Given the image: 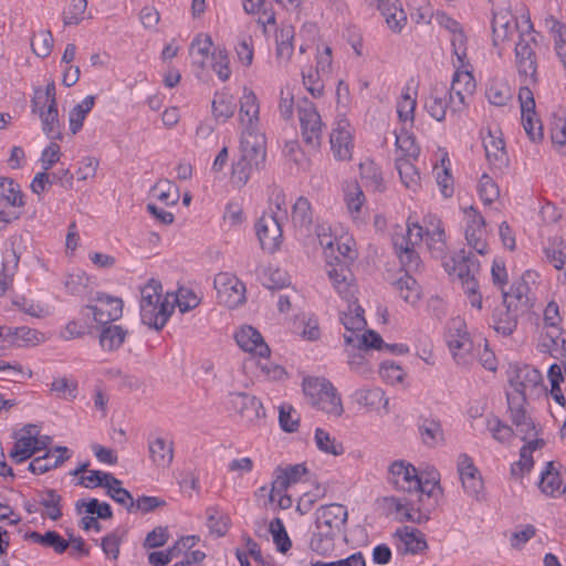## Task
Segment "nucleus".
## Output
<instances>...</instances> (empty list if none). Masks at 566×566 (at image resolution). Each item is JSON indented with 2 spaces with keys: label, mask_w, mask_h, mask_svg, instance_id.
Segmentation results:
<instances>
[{
  "label": "nucleus",
  "mask_w": 566,
  "mask_h": 566,
  "mask_svg": "<svg viewBox=\"0 0 566 566\" xmlns=\"http://www.w3.org/2000/svg\"><path fill=\"white\" fill-rule=\"evenodd\" d=\"M260 106L253 91L244 88L240 99V122L242 125L241 156L232 166V180L244 186L254 171L264 167L266 158L265 136L259 130Z\"/></svg>",
  "instance_id": "1"
},
{
  "label": "nucleus",
  "mask_w": 566,
  "mask_h": 566,
  "mask_svg": "<svg viewBox=\"0 0 566 566\" xmlns=\"http://www.w3.org/2000/svg\"><path fill=\"white\" fill-rule=\"evenodd\" d=\"M172 305L163 297L161 283L150 280L140 291L142 322L157 331L161 329L172 313Z\"/></svg>",
  "instance_id": "2"
},
{
  "label": "nucleus",
  "mask_w": 566,
  "mask_h": 566,
  "mask_svg": "<svg viewBox=\"0 0 566 566\" xmlns=\"http://www.w3.org/2000/svg\"><path fill=\"white\" fill-rule=\"evenodd\" d=\"M340 322L347 332L344 334L346 345L381 348L384 340L380 335L375 331L365 329L367 323L364 317V310L358 304H348L347 311L342 312Z\"/></svg>",
  "instance_id": "3"
},
{
  "label": "nucleus",
  "mask_w": 566,
  "mask_h": 566,
  "mask_svg": "<svg viewBox=\"0 0 566 566\" xmlns=\"http://www.w3.org/2000/svg\"><path fill=\"white\" fill-rule=\"evenodd\" d=\"M528 30L532 31L533 24L527 18ZM537 42L535 36L528 32L521 34L520 41L515 45V62L521 77L525 78L526 83H537V59L535 48Z\"/></svg>",
  "instance_id": "4"
},
{
  "label": "nucleus",
  "mask_w": 566,
  "mask_h": 566,
  "mask_svg": "<svg viewBox=\"0 0 566 566\" xmlns=\"http://www.w3.org/2000/svg\"><path fill=\"white\" fill-rule=\"evenodd\" d=\"M506 399L510 418L516 428V434L521 436L522 440L537 438L536 423L525 408V398L516 392H506Z\"/></svg>",
  "instance_id": "5"
},
{
  "label": "nucleus",
  "mask_w": 566,
  "mask_h": 566,
  "mask_svg": "<svg viewBox=\"0 0 566 566\" xmlns=\"http://www.w3.org/2000/svg\"><path fill=\"white\" fill-rule=\"evenodd\" d=\"M388 481L397 490L408 493L427 491V485L430 484L429 480L422 481L418 475L417 469L403 460L391 463Z\"/></svg>",
  "instance_id": "6"
},
{
  "label": "nucleus",
  "mask_w": 566,
  "mask_h": 566,
  "mask_svg": "<svg viewBox=\"0 0 566 566\" xmlns=\"http://www.w3.org/2000/svg\"><path fill=\"white\" fill-rule=\"evenodd\" d=\"M297 109L304 142L312 147H318L322 142L323 123L315 105L304 98Z\"/></svg>",
  "instance_id": "7"
},
{
  "label": "nucleus",
  "mask_w": 566,
  "mask_h": 566,
  "mask_svg": "<svg viewBox=\"0 0 566 566\" xmlns=\"http://www.w3.org/2000/svg\"><path fill=\"white\" fill-rule=\"evenodd\" d=\"M475 91V81L468 71H457L453 75L451 87L447 91L449 94L450 111L452 114L461 113L469 104L470 98Z\"/></svg>",
  "instance_id": "8"
},
{
  "label": "nucleus",
  "mask_w": 566,
  "mask_h": 566,
  "mask_svg": "<svg viewBox=\"0 0 566 566\" xmlns=\"http://www.w3.org/2000/svg\"><path fill=\"white\" fill-rule=\"evenodd\" d=\"M475 91V81L468 71H457L453 75L451 87L447 91L449 94L450 111L452 114L461 113L469 104L470 98Z\"/></svg>",
  "instance_id": "9"
},
{
  "label": "nucleus",
  "mask_w": 566,
  "mask_h": 566,
  "mask_svg": "<svg viewBox=\"0 0 566 566\" xmlns=\"http://www.w3.org/2000/svg\"><path fill=\"white\" fill-rule=\"evenodd\" d=\"M255 231L264 251L273 253L279 249L282 242V228L276 212L263 213L255 223Z\"/></svg>",
  "instance_id": "10"
},
{
  "label": "nucleus",
  "mask_w": 566,
  "mask_h": 566,
  "mask_svg": "<svg viewBox=\"0 0 566 566\" xmlns=\"http://www.w3.org/2000/svg\"><path fill=\"white\" fill-rule=\"evenodd\" d=\"M214 289L219 302L230 308L239 306L245 300L244 284L238 277L228 273H219L214 277Z\"/></svg>",
  "instance_id": "11"
},
{
  "label": "nucleus",
  "mask_w": 566,
  "mask_h": 566,
  "mask_svg": "<svg viewBox=\"0 0 566 566\" xmlns=\"http://www.w3.org/2000/svg\"><path fill=\"white\" fill-rule=\"evenodd\" d=\"M448 345L453 358L459 365H467L474 356V345L470 338L465 325L461 321H454L448 336Z\"/></svg>",
  "instance_id": "12"
},
{
  "label": "nucleus",
  "mask_w": 566,
  "mask_h": 566,
  "mask_svg": "<svg viewBox=\"0 0 566 566\" xmlns=\"http://www.w3.org/2000/svg\"><path fill=\"white\" fill-rule=\"evenodd\" d=\"M458 473L465 493L476 501H482L484 499L482 478L472 459L465 453L458 458Z\"/></svg>",
  "instance_id": "13"
},
{
  "label": "nucleus",
  "mask_w": 566,
  "mask_h": 566,
  "mask_svg": "<svg viewBox=\"0 0 566 566\" xmlns=\"http://www.w3.org/2000/svg\"><path fill=\"white\" fill-rule=\"evenodd\" d=\"M467 217L465 239L468 244L479 254L488 252L485 220L479 211L470 206L464 209Z\"/></svg>",
  "instance_id": "14"
},
{
  "label": "nucleus",
  "mask_w": 566,
  "mask_h": 566,
  "mask_svg": "<svg viewBox=\"0 0 566 566\" xmlns=\"http://www.w3.org/2000/svg\"><path fill=\"white\" fill-rule=\"evenodd\" d=\"M315 516V528H323V531H331L339 535L346 525L348 512L344 505L331 503L318 507Z\"/></svg>",
  "instance_id": "15"
},
{
  "label": "nucleus",
  "mask_w": 566,
  "mask_h": 566,
  "mask_svg": "<svg viewBox=\"0 0 566 566\" xmlns=\"http://www.w3.org/2000/svg\"><path fill=\"white\" fill-rule=\"evenodd\" d=\"M537 276L535 272L526 271L521 280L514 283L509 292L503 291V302L511 305L515 311L523 314L530 312L533 306L532 297L530 296L528 280H534Z\"/></svg>",
  "instance_id": "16"
},
{
  "label": "nucleus",
  "mask_w": 566,
  "mask_h": 566,
  "mask_svg": "<svg viewBox=\"0 0 566 566\" xmlns=\"http://www.w3.org/2000/svg\"><path fill=\"white\" fill-rule=\"evenodd\" d=\"M331 148L336 160H349L353 155L352 127L346 118L338 119L329 136Z\"/></svg>",
  "instance_id": "17"
},
{
  "label": "nucleus",
  "mask_w": 566,
  "mask_h": 566,
  "mask_svg": "<svg viewBox=\"0 0 566 566\" xmlns=\"http://www.w3.org/2000/svg\"><path fill=\"white\" fill-rule=\"evenodd\" d=\"M444 269L449 274H454L461 281L462 287L467 282L476 281L475 275L480 271L479 262L464 250L458 252L450 261L444 262Z\"/></svg>",
  "instance_id": "18"
},
{
  "label": "nucleus",
  "mask_w": 566,
  "mask_h": 566,
  "mask_svg": "<svg viewBox=\"0 0 566 566\" xmlns=\"http://www.w3.org/2000/svg\"><path fill=\"white\" fill-rule=\"evenodd\" d=\"M231 408L249 423H253L265 417L261 401L245 392H233L230 395Z\"/></svg>",
  "instance_id": "19"
},
{
  "label": "nucleus",
  "mask_w": 566,
  "mask_h": 566,
  "mask_svg": "<svg viewBox=\"0 0 566 566\" xmlns=\"http://www.w3.org/2000/svg\"><path fill=\"white\" fill-rule=\"evenodd\" d=\"M95 300L97 304L87 306L92 312L95 322L99 324H107L122 316L123 301L120 298L106 294H97Z\"/></svg>",
  "instance_id": "20"
},
{
  "label": "nucleus",
  "mask_w": 566,
  "mask_h": 566,
  "mask_svg": "<svg viewBox=\"0 0 566 566\" xmlns=\"http://www.w3.org/2000/svg\"><path fill=\"white\" fill-rule=\"evenodd\" d=\"M307 472L304 464L287 465L285 468H277L275 470V478L272 482V488L269 492L270 502L275 501V494L285 492L292 484L297 483L301 478Z\"/></svg>",
  "instance_id": "21"
},
{
  "label": "nucleus",
  "mask_w": 566,
  "mask_h": 566,
  "mask_svg": "<svg viewBox=\"0 0 566 566\" xmlns=\"http://www.w3.org/2000/svg\"><path fill=\"white\" fill-rule=\"evenodd\" d=\"M0 338L18 347L36 346L45 340L43 333L27 326L15 328L0 326Z\"/></svg>",
  "instance_id": "22"
},
{
  "label": "nucleus",
  "mask_w": 566,
  "mask_h": 566,
  "mask_svg": "<svg viewBox=\"0 0 566 566\" xmlns=\"http://www.w3.org/2000/svg\"><path fill=\"white\" fill-rule=\"evenodd\" d=\"M237 344L244 352L255 354L260 357H266L270 348L265 344L262 335L252 326L241 327L234 335Z\"/></svg>",
  "instance_id": "23"
},
{
  "label": "nucleus",
  "mask_w": 566,
  "mask_h": 566,
  "mask_svg": "<svg viewBox=\"0 0 566 566\" xmlns=\"http://www.w3.org/2000/svg\"><path fill=\"white\" fill-rule=\"evenodd\" d=\"M542 380V375L537 369L524 366L518 368L510 378L511 389L507 392H516L526 399L528 391H533Z\"/></svg>",
  "instance_id": "24"
},
{
  "label": "nucleus",
  "mask_w": 566,
  "mask_h": 566,
  "mask_svg": "<svg viewBox=\"0 0 566 566\" xmlns=\"http://www.w3.org/2000/svg\"><path fill=\"white\" fill-rule=\"evenodd\" d=\"M70 458L69 449L66 447H55L48 450L43 455L34 458L28 469L33 474H43L52 469H55L64 463Z\"/></svg>",
  "instance_id": "25"
},
{
  "label": "nucleus",
  "mask_w": 566,
  "mask_h": 566,
  "mask_svg": "<svg viewBox=\"0 0 566 566\" xmlns=\"http://www.w3.org/2000/svg\"><path fill=\"white\" fill-rule=\"evenodd\" d=\"M539 488L543 493L551 496L566 493V470L562 472L555 462H548L542 472Z\"/></svg>",
  "instance_id": "26"
},
{
  "label": "nucleus",
  "mask_w": 566,
  "mask_h": 566,
  "mask_svg": "<svg viewBox=\"0 0 566 566\" xmlns=\"http://www.w3.org/2000/svg\"><path fill=\"white\" fill-rule=\"evenodd\" d=\"M327 274L334 289L342 297L346 300L354 297L356 287L353 284V274L345 263L331 264Z\"/></svg>",
  "instance_id": "27"
},
{
  "label": "nucleus",
  "mask_w": 566,
  "mask_h": 566,
  "mask_svg": "<svg viewBox=\"0 0 566 566\" xmlns=\"http://www.w3.org/2000/svg\"><path fill=\"white\" fill-rule=\"evenodd\" d=\"M523 313L515 311L514 307L502 302L496 306L492 314L493 328L503 336H510L516 329L518 316Z\"/></svg>",
  "instance_id": "28"
},
{
  "label": "nucleus",
  "mask_w": 566,
  "mask_h": 566,
  "mask_svg": "<svg viewBox=\"0 0 566 566\" xmlns=\"http://www.w3.org/2000/svg\"><path fill=\"white\" fill-rule=\"evenodd\" d=\"M517 30V23L509 11L494 12L492 20L493 44L500 45L512 39Z\"/></svg>",
  "instance_id": "29"
},
{
  "label": "nucleus",
  "mask_w": 566,
  "mask_h": 566,
  "mask_svg": "<svg viewBox=\"0 0 566 566\" xmlns=\"http://www.w3.org/2000/svg\"><path fill=\"white\" fill-rule=\"evenodd\" d=\"M483 147L490 164L496 167H502L506 164L507 156L505 151V144L500 130H489L488 135L483 137Z\"/></svg>",
  "instance_id": "30"
},
{
  "label": "nucleus",
  "mask_w": 566,
  "mask_h": 566,
  "mask_svg": "<svg viewBox=\"0 0 566 566\" xmlns=\"http://www.w3.org/2000/svg\"><path fill=\"white\" fill-rule=\"evenodd\" d=\"M377 3L387 25L394 32H400L407 21V15L398 0H371Z\"/></svg>",
  "instance_id": "31"
},
{
  "label": "nucleus",
  "mask_w": 566,
  "mask_h": 566,
  "mask_svg": "<svg viewBox=\"0 0 566 566\" xmlns=\"http://www.w3.org/2000/svg\"><path fill=\"white\" fill-rule=\"evenodd\" d=\"M396 536L401 542L399 549L403 554H418L427 548L424 535L417 528L403 526L397 530Z\"/></svg>",
  "instance_id": "32"
},
{
  "label": "nucleus",
  "mask_w": 566,
  "mask_h": 566,
  "mask_svg": "<svg viewBox=\"0 0 566 566\" xmlns=\"http://www.w3.org/2000/svg\"><path fill=\"white\" fill-rule=\"evenodd\" d=\"M24 538L45 548H52L56 554H63L70 547V542L55 531H48L44 534L32 531L25 533Z\"/></svg>",
  "instance_id": "33"
},
{
  "label": "nucleus",
  "mask_w": 566,
  "mask_h": 566,
  "mask_svg": "<svg viewBox=\"0 0 566 566\" xmlns=\"http://www.w3.org/2000/svg\"><path fill=\"white\" fill-rule=\"evenodd\" d=\"M150 460L161 468H168L174 460V442L157 437L148 442Z\"/></svg>",
  "instance_id": "34"
},
{
  "label": "nucleus",
  "mask_w": 566,
  "mask_h": 566,
  "mask_svg": "<svg viewBox=\"0 0 566 566\" xmlns=\"http://www.w3.org/2000/svg\"><path fill=\"white\" fill-rule=\"evenodd\" d=\"M347 363L352 371L359 376L367 377L371 373V367L367 360L366 354L371 346L346 345Z\"/></svg>",
  "instance_id": "35"
},
{
  "label": "nucleus",
  "mask_w": 566,
  "mask_h": 566,
  "mask_svg": "<svg viewBox=\"0 0 566 566\" xmlns=\"http://www.w3.org/2000/svg\"><path fill=\"white\" fill-rule=\"evenodd\" d=\"M544 443L543 439H530L528 443L521 448L520 460L511 467L512 475L522 478L525 473L530 472L534 464L532 453L536 449L542 448Z\"/></svg>",
  "instance_id": "36"
},
{
  "label": "nucleus",
  "mask_w": 566,
  "mask_h": 566,
  "mask_svg": "<svg viewBox=\"0 0 566 566\" xmlns=\"http://www.w3.org/2000/svg\"><path fill=\"white\" fill-rule=\"evenodd\" d=\"M276 60L279 64L286 65L291 60L294 51L293 39L294 28L284 25L276 32Z\"/></svg>",
  "instance_id": "37"
},
{
  "label": "nucleus",
  "mask_w": 566,
  "mask_h": 566,
  "mask_svg": "<svg viewBox=\"0 0 566 566\" xmlns=\"http://www.w3.org/2000/svg\"><path fill=\"white\" fill-rule=\"evenodd\" d=\"M424 235L431 255L436 259H444L447 255V244L441 222L434 221L433 229L427 227Z\"/></svg>",
  "instance_id": "38"
},
{
  "label": "nucleus",
  "mask_w": 566,
  "mask_h": 566,
  "mask_svg": "<svg viewBox=\"0 0 566 566\" xmlns=\"http://www.w3.org/2000/svg\"><path fill=\"white\" fill-rule=\"evenodd\" d=\"M447 90L444 87H433L424 102V108L428 114L438 122H442L447 114Z\"/></svg>",
  "instance_id": "39"
},
{
  "label": "nucleus",
  "mask_w": 566,
  "mask_h": 566,
  "mask_svg": "<svg viewBox=\"0 0 566 566\" xmlns=\"http://www.w3.org/2000/svg\"><path fill=\"white\" fill-rule=\"evenodd\" d=\"M311 405L335 417H340L344 411L342 399L333 385L332 390H325L322 396L313 400Z\"/></svg>",
  "instance_id": "40"
},
{
  "label": "nucleus",
  "mask_w": 566,
  "mask_h": 566,
  "mask_svg": "<svg viewBox=\"0 0 566 566\" xmlns=\"http://www.w3.org/2000/svg\"><path fill=\"white\" fill-rule=\"evenodd\" d=\"M61 501L62 497L55 490L49 489L38 493L36 503L45 510L42 515L48 516L52 521H57L62 516Z\"/></svg>",
  "instance_id": "41"
},
{
  "label": "nucleus",
  "mask_w": 566,
  "mask_h": 566,
  "mask_svg": "<svg viewBox=\"0 0 566 566\" xmlns=\"http://www.w3.org/2000/svg\"><path fill=\"white\" fill-rule=\"evenodd\" d=\"M35 114H38L41 119L42 130L50 139L61 138L57 106L48 105L46 109H44V106H40Z\"/></svg>",
  "instance_id": "42"
},
{
  "label": "nucleus",
  "mask_w": 566,
  "mask_h": 566,
  "mask_svg": "<svg viewBox=\"0 0 566 566\" xmlns=\"http://www.w3.org/2000/svg\"><path fill=\"white\" fill-rule=\"evenodd\" d=\"M354 398L358 405L371 410H376L380 406L385 408L388 406V399L385 397V392L378 387L359 389L355 391Z\"/></svg>",
  "instance_id": "43"
},
{
  "label": "nucleus",
  "mask_w": 566,
  "mask_h": 566,
  "mask_svg": "<svg viewBox=\"0 0 566 566\" xmlns=\"http://www.w3.org/2000/svg\"><path fill=\"white\" fill-rule=\"evenodd\" d=\"M411 160L408 158H397L396 168L406 188L416 191L420 185V174Z\"/></svg>",
  "instance_id": "44"
},
{
  "label": "nucleus",
  "mask_w": 566,
  "mask_h": 566,
  "mask_svg": "<svg viewBox=\"0 0 566 566\" xmlns=\"http://www.w3.org/2000/svg\"><path fill=\"white\" fill-rule=\"evenodd\" d=\"M153 196L166 206L175 205L179 200L178 187L168 179L158 180L151 188Z\"/></svg>",
  "instance_id": "45"
},
{
  "label": "nucleus",
  "mask_w": 566,
  "mask_h": 566,
  "mask_svg": "<svg viewBox=\"0 0 566 566\" xmlns=\"http://www.w3.org/2000/svg\"><path fill=\"white\" fill-rule=\"evenodd\" d=\"M95 103V97L92 95L86 96L80 104L75 105L69 115L70 130L76 134L83 127L86 115L91 112Z\"/></svg>",
  "instance_id": "46"
},
{
  "label": "nucleus",
  "mask_w": 566,
  "mask_h": 566,
  "mask_svg": "<svg viewBox=\"0 0 566 566\" xmlns=\"http://www.w3.org/2000/svg\"><path fill=\"white\" fill-rule=\"evenodd\" d=\"M337 536V534L331 531L315 528L310 541V548L318 555L325 556L333 551L334 542Z\"/></svg>",
  "instance_id": "47"
},
{
  "label": "nucleus",
  "mask_w": 566,
  "mask_h": 566,
  "mask_svg": "<svg viewBox=\"0 0 566 566\" xmlns=\"http://www.w3.org/2000/svg\"><path fill=\"white\" fill-rule=\"evenodd\" d=\"M392 244L403 264L411 266L418 265V255L408 242L406 233H394Z\"/></svg>",
  "instance_id": "48"
},
{
  "label": "nucleus",
  "mask_w": 566,
  "mask_h": 566,
  "mask_svg": "<svg viewBox=\"0 0 566 566\" xmlns=\"http://www.w3.org/2000/svg\"><path fill=\"white\" fill-rule=\"evenodd\" d=\"M127 332L118 325H108L99 335V344L105 350H116L125 340Z\"/></svg>",
  "instance_id": "49"
},
{
  "label": "nucleus",
  "mask_w": 566,
  "mask_h": 566,
  "mask_svg": "<svg viewBox=\"0 0 566 566\" xmlns=\"http://www.w3.org/2000/svg\"><path fill=\"white\" fill-rule=\"evenodd\" d=\"M292 221L295 227L308 229L313 222V212L310 201L305 197H300L292 209Z\"/></svg>",
  "instance_id": "50"
},
{
  "label": "nucleus",
  "mask_w": 566,
  "mask_h": 566,
  "mask_svg": "<svg viewBox=\"0 0 566 566\" xmlns=\"http://www.w3.org/2000/svg\"><path fill=\"white\" fill-rule=\"evenodd\" d=\"M396 286L406 303L413 305L419 301L420 286L412 276L403 274L396 281Z\"/></svg>",
  "instance_id": "51"
},
{
  "label": "nucleus",
  "mask_w": 566,
  "mask_h": 566,
  "mask_svg": "<svg viewBox=\"0 0 566 566\" xmlns=\"http://www.w3.org/2000/svg\"><path fill=\"white\" fill-rule=\"evenodd\" d=\"M314 440L317 449L324 453L332 454L335 457L344 453L343 443L338 442L324 429L317 428L315 430Z\"/></svg>",
  "instance_id": "52"
},
{
  "label": "nucleus",
  "mask_w": 566,
  "mask_h": 566,
  "mask_svg": "<svg viewBox=\"0 0 566 566\" xmlns=\"http://www.w3.org/2000/svg\"><path fill=\"white\" fill-rule=\"evenodd\" d=\"M207 526L211 534L222 537L229 530L230 518L217 507L207 509Z\"/></svg>",
  "instance_id": "53"
},
{
  "label": "nucleus",
  "mask_w": 566,
  "mask_h": 566,
  "mask_svg": "<svg viewBox=\"0 0 566 566\" xmlns=\"http://www.w3.org/2000/svg\"><path fill=\"white\" fill-rule=\"evenodd\" d=\"M0 198L12 207H22L24 205L23 193L19 185L9 178L0 177Z\"/></svg>",
  "instance_id": "54"
},
{
  "label": "nucleus",
  "mask_w": 566,
  "mask_h": 566,
  "mask_svg": "<svg viewBox=\"0 0 566 566\" xmlns=\"http://www.w3.org/2000/svg\"><path fill=\"white\" fill-rule=\"evenodd\" d=\"M488 101L495 106H504L512 101L513 93L511 87L505 83H492L486 88Z\"/></svg>",
  "instance_id": "55"
},
{
  "label": "nucleus",
  "mask_w": 566,
  "mask_h": 566,
  "mask_svg": "<svg viewBox=\"0 0 566 566\" xmlns=\"http://www.w3.org/2000/svg\"><path fill=\"white\" fill-rule=\"evenodd\" d=\"M235 111L233 97L227 94H217L212 101V113L217 119L226 122Z\"/></svg>",
  "instance_id": "56"
},
{
  "label": "nucleus",
  "mask_w": 566,
  "mask_h": 566,
  "mask_svg": "<svg viewBox=\"0 0 566 566\" xmlns=\"http://www.w3.org/2000/svg\"><path fill=\"white\" fill-rule=\"evenodd\" d=\"M35 453L36 450L34 443L31 442V438L17 437L13 448L9 452V458L15 463H22Z\"/></svg>",
  "instance_id": "57"
},
{
  "label": "nucleus",
  "mask_w": 566,
  "mask_h": 566,
  "mask_svg": "<svg viewBox=\"0 0 566 566\" xmlns=\"http://www.w3.org/2000/svg\"><path fill=\"white\" fill-rule=\"evenodd\" d=\"M396 147L401 153L399 158L417 159L420 148L416 144L415 137L407 132L396 134Z\"/></svg>",
  "instance_id": "58"
},
{
  "label": "nucleus",
  "mask_w": 566,
  "mask_h": 566,
  "mask_svg": "<svg viewBox=\"0 0 566 566\" xmlns=\"http://www.w3.org/2000/svg\"><path fill=\"white\" fill-rule=\"evenodd\" d=\"M325 390H332V382L325 378L308 377L303 380V391L310 403L322 396Z\"/></svg>",
  "instance_id": "59"
},
{
  "label": "nucleus",
  "mask_w": 566,
  "mask_h": 566,
  "mask_svg": "<svg viewBox=\"0 0 566 566\" xmlns=\"http://www.w3.org/2000/svg\"><path fill=\"white\" fill-rule=\"evenodd\" d=\"M269 531L272 534L277 551L286 553L291 548L292 543L282 520L279 517L272 520L269 525Z\"/></svg>",
  "instance_id": "60"
},
{
  "label": "nucleus",
  "mask_w": 566,
  "mask_h": 566,
  "mask_svg": "<svg viewBox=\"0 0 566 566\" xmlns=\"http://www.w3.org/2000/svg\"><path fill=\"white\" fill-rule=\"evenodd\" d=\"M211 66L221 81L229 80L231 70L229 67V55L226 49L216 48L211 53Z\"/></svg>",
  "instance_id": "61"
},
{
  "label": "nucleus",
  "mask_w": 566,
  "mask_h": 566,
  "mask_svg": "<svg viewBox=\"0 0 566 566\" xmlns=\"http://www.w3.org/2000/svg\"><path fill=\"white\" fill-rule=\"evenodd\" d=\"M360 178L365 186L379 190L382 186V176L379 168L373 161H365L359 165Z\"/></svg>",
  "instance_id": "62"
},
{
  "label": "nucleus",
  "mask_w": 566,
  "mask_h": 566,
  "mask_svg": "<svg viewBox=\"0 0 566 566\" xmlns=\"http://www.w3.org/2000/svg\"><path fill=\"white\" fill-rule=\"evenodd\" d=\"M87 8V0H71L67 8L63 11V23L67 25H76L84 19Z\"/></svg>",
  "instance_id": "63"
},
{
  "label": "nucleus",
  "mask_w": 566,
  "mask_h": 566,
  "mask_svg": "<svg viewBox=\"0 0 566 566\" xmlns=\"http://www.w3.org/2000/svg\"><path fill=\"white\" fill-rule=\"evenodd\" d=\"M552 32L554 34L556 54L566 69V29L560 22L553 20Z\"/></svg>",
  "instance_id": "64"
}]
</instances>
